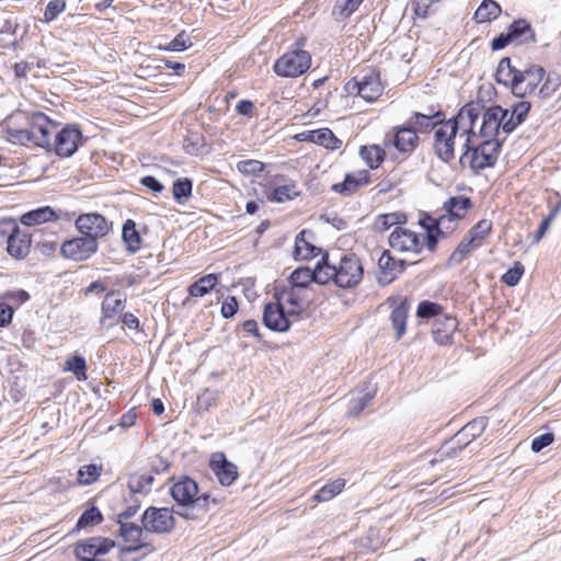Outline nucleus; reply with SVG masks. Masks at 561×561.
Wrapping results in <instances>:
<instances>
[{
  "mask_svg": "<svg viewBox=\"0 0 561 561\" xmlns=\"http://www.w3.org/2000/svg\"><path fill=\"white\" fill-rule=\"evenodd\" d=\"M502 141L499 139L485 138L478 146L471 145L470 136L463 145V152L459 158L460 167L470 168L474 173L495 165L501 152Z\"/></svg>",
  "mask_w": 561,
  "mask_h": 561,
  "instance_id": "obj_1",
  "label": "nucleus"
},
{
  "mask_svg": "<svg viewBox=\"0 0 561 561\" xmlns=\"http://www.w3.org/2000/svg\"><path fill=\"white\" fill-rule=\"evenodd\" d=\"M310 66V53L300 48H295L278 57L273 65V70L282 78H297L306 73Z\"/></svg>",
  "mask_w": 561,
  "mask_h": 561,
  "instance_id": "obj_2",
  "label": "nucleus"
},
{
  "mask_svg": "<svg viewBox=\"0 0 561 561\" xmlns=\"http://www.w3.org/2000/svg\"><path fill=\"white\" fill-rule=\"evenodd\" d=\"M299 321V310L285 309L283 302H267L264 306L262 322L271 331L287 332L293 322Z\"/></svg>",
  "mask_w": 561,
  "mask_h": 561,
  "instance_id": "obj_3",
  "label": "nucleus"
},
{
  "mask_svg": "<svg viewBox=\"0 0 561 561\" xmlns=\"http://www.w3.org/2000/svg\"><path fill=\"white\" fill-rule=\"evenodd\" d=\"M334 284L341 288H353L363 279L364 266L355 253L343 254L335 265Z\"/></svg>",
  "mask_w": 561,
  "mask_h": 561,
  "instance_id": "obj_4",
  "label": "nucleus"
},
{
  "mask_svg": "<svg viewBox=\"0 0 561 561\" xmlns=\"http://www.w3.org/2000/svg\"><path fill=\"white\" fill-rule=\"evenodd\" d=\"M117 524L119 525L118 536L122 537L125 543H127V546L122 548V553L141 551L142 556H148L156 550L151 542L144 540V536L147 534V530L144 528L142 524L138 525L131 522L121 520H117Z\"/></svg>",
  "mask_w": 561,
  "mask_h": 561,
  "instance_id": "obj_5",
  "label": "nucleus"
},
{
  "mask_svg": "<svg viewBox=\"0 0 561 561\" xmlns=\"http://www.w3.org/2000/svg\"><path fill=\"white\" fill-rule=\"evenodd\" d=\"M0 234H7V251L16 259L21 260L28 255L32 236L27 231H22L19 225L10 219L0 225Z\"/></svg>",
  "mask_w": 561,
  "mask_h": 561,
  "instance_id": "obj_6",
  "label": "nucleus"
},
{
  "mask_svg": "<svg viewBox=\"0 0 561 561\" xmlns=\"http://www.w3.org/2000/svg\"><path fill=\"white\" fill-rule=\"evenodd\" d=\"M84 141L85 138L78 124H66L60 130H57L51 149L60 158H70Z\"/></svg>",
  "mask_w": 561,
  "mask_h": 561,
  "instance_id": "obj_7",
  "label": "nucleus"
},
{
  "mask_svg": "<svg viewBox=\"0 0 561 561\" xmlns=\"http://www.w3.org/2000/svg\"><path fill=\"white\" fill-rule=\"evenodd\" d=\"M141 524L147 533L157 535L170 534L175 528L173 508L149 506L141 515Z\"/></svg>",
  "mask_w": 561,
  "mask_h": 561,
  "instance_id": "obj_8",
  "label": "nucleus"
},
{
  "mask_svg": "<svg viewBox=\"0 0 561 561\" xmlns=\"http://www.w3.org/2000/svg\"><path fill=\"white\" fill-rule=\"evenodd\" d=\"M28 125L31 130L34 131L33 144L37 147L51 150L58 123L51 121L45 113L38 111L28 116Z\"/></svg>",
  "mask_w": 561,
  "mask_h": 561,
  "instance_id": "obj_9",
  "label": "nucleus"
},
{
  "mask_svg": "<svg viewBox=\"0 0 561 561\" xmlns=\"http://www.w3.org/2000/svg\"><path fill=\"white\" fill-rule=\"evenodd\" d=\"M98 249L99 241L81 236L64 241L60 245V253L65 259L82 262L95 254Z\"/></svg>",
  "mask_w": 561,
  "mask_h": 561,
  "instance_id": "obj_10",
  "label": "nucleus"
},
{
  "mask_svg": "<svg viewBox=\"0 0 561 561\" xmlns=\"http://www.w3.org/2000/svg\"><path fill=\"white\" fill-rule=\"evenodd\" d=\"M116 541L102 536H93L77 541L73 546L76 558L103 559L113 548Z\"/></svg>",
  "mask_w": 561,
  "mask_h": 561,
  "instance_id": "obj_11",
  "label": "nucleus"
},
{
  "mask_svg": "<svg viewBox=\"0 0 561 561\" xmlns=\"http://www.w3.org/2000/svg\"><path fill=\"white\" fill-rule=\"evenodd\" d=\"M75 225L82 236L94 238L96 241L105 237L112 228V224L99 213L81 214L76 219Z\"/></svg>",
  "mask_w": 561,
  "mask_h": 561,
  "instance_id": "obj_12",
  "label": "nucleus"
},
{
  "mask_svg": "<svg viewBox=\"0 0 561 561\" xmlns=\"http://www.w3.org/2000/svg\"><path fill=\"white\" fill-rule=\"evenodd\" d=\"M389 245L398 252L419 254L423 250L421 234L402 226H397L389 236Z\"/></svg>",
  "mask_w": 561,
  "mask_h": 561,
  "instance_id": "obj_13",
  "label": "nucleus"
},
{
  "mask_svg": "<svg viewBox=\"0 0 561 561\" xmlns=\"http://www.w3.org/2000/svg\"><path fill=\"white\" fill-rule=\"evenodd\" d=\"M510 110L503 108L500 105H492L484 108L482 114V125L480 128V136L482 138L497 139L500 129H503Z\"/></svg>",
  "mask_w": 561,
  "mask_h": 561,
  "instance_id": "obj_14",
  "label": "nucleus"
},
{
  "mask_svg": "<svg viewBox=\"0 0 561 561\" xmlns=\"http://www.w3.org/2000/svg\"><path fill=\"white\" fill-rule=\"evenodd\" d=\"M209 468L222 486H230L239 477L238 467L222 451L210 456Z\"/></svg>",
  "mask_w": 561,
  "mask_h": 561,
  "instance_id": "obj_15",
  "label": "nucleus"
},
{
  "mask_svg": "<svg viewBox=\"0 0 561 561\" xmlns=\"http://www.w3.org/2000/svg\"><path fill=\"white\" fill-rule=\"evenodd\" d=\"M405 266L407 261L394 259L389 250H385L378 260V283L382 286L389 285L404 272Z\"/></svg>",
  "mask_w": 561,
  "mask_h": 561,
  "instance_id": "obj_16",
  "label": "nucleus"
},
{
  "mask_svg": "<svg viewBox=\"0 0 561 561\" xmlns=\"http://www.w3.org/2000/svg\"><path fill=\"white\" fill-rule=\"evenodd\" d=\"M489 424V419L479 416L468 422L453 438V450L463 449L471 442L482 435Z\"/></svg>",
  "mask_w": 561,
  "mask_h": 561,
  "instance_id": "obj_17",
  "label": "nucleus"
},
{
  "mask_svg": "<svg viewBox=\"0 0 561 561\" xmlns=\"http://www.w3.org/2000/svg\"><path fill=\"white\" fill-rule=\"evenodd\" d=\"M445 122V114L442 110L430 111L428 113L413 112L405 122L416 134H430Z\"/></svg>",
  "mask_w": 561,
  "mask_h": 561,
  "instance_id": "obj_18",
  "label": "nucleus"
},
{
  "mask_svg": "<svg viewBox=\"0 0 561 561\" xmlns=\"http://www.w3.org/2000/svg\"><path fill=\"white\" fill-rule=\"evenodd\" d=\"M198 492L197 482L188 476H181L169 490L178 506H190Z\"/></svg>",
  "mask_w": 561,
  "mask_h": 561,
  "instance_id": "obj_19",
  "label": "nucleus"
},
{
  "mask_svg": "<svg viewBox=\"0 0 561 561\" xmlns=\"http://www.w3.org/2000/svg\"><path fill=\"white\" fill-rule=\"evenodd\" d=\"M458 320L454 316L443 314L432 323V335L434 341L443 346L453 344V335L458 328Z\"/></svg>",
  "mask_w": 561,
  "mask_h": 561,
  "instance_id": "obj_20",
  "label": "nucleus"
},
{
  "mask_svg": "<svg viewBox=\"0 0 561 561\" xmlns=\"http://www.w3.org/2000/svg\"><path fill=\"white\" fill-rule=\"evenodd\" d=\"M370 182V173L368 170H358L356 172L346 173L343 182L335 183L331 190L342 196H351L360 187Z\"/></svg>",
  "mask_w": 561,
  "mask_h": 561,
  "instance_id": "obj_21",
  "label": "nucleus"
},
{
  "mask_svg": "<svg viewBox=\"0 0 561 561\" xmlns=\"http://www.w3.org/2000/svg\"><path fill=\"white\" fill-rule=\"evenodd\" d=\"M394 148L401 153H412L420 144L419 135L408 126L402 124L393 127V140Z\"/></svg>",
  "mask_w": 561,
  "mask_h": 561,
  "instance_id": "obj_22",
  "label": "nucleus"
},
{
  "mask_svg": "<svg viewBox=\"0 0 561 561\" xmlns=\"http://www.w3.org/2000/svg\"><path fill=\"white\" fill-rule=\"evenodd\" d=\"M455 138L447 133L446 129L439 127L434 133L433 149L437 158L445 162L450 163L455 158Z\"/></svg>",
  "mask_w": 561,
  "mask_h": 561,
  "instance_id": "obj_23",
  "label": "nucleus"
},
{
  "mask_svg": "<svg viewBox=\"0 0 561 561\" xmlns=\"http://www.w3.org/2000/svg\"><path fill=\"white\" fill-rule=\"evenodd\" d=\"M297 138L301 141L320 145L330 150H336L342 146V140L339 139L330 128L306 130L300 133Z\"/></svg>",
  "mask_w": 561,
  "mask_h": 561,
  "instance_id": "obj_24",
  "label": "nucleus"
},
{
  "mask_svg": "<svg viewBox=\"0 0 561 561\" xmlns=\"http://www.w3.org/2000/svg\"><path fill=\"white\" fill-rule=\"evenodd\" d=\"M314 233L311 230L304 229L295 238V259L310 260L316 257L321 249L313 244Z\"/></svg>",
  "mask_w": 561,
  "mask_h": 561,
  "instance_id": "obj_25",
  "label": "nucleus"
},
{
  "mask_svg": "<svg viewBox=\"0 0 561 561\" xmlns=\"http://www.w3.org/2000/svg\"><path fill=\"white\" fill-rule=\"evenodd\" d=\"M472 207V201L465 195L451 196L444 203L446 214L442 215L446 218V222H456L462 219L468 210Z\"/></svg>",
  "mask_w": 561,
  "mask_h": 561,
  "instance_id": "obj_26",
  "label": "nucleus"
},
{
  "mask_svg": "<svg viewBox=\"0 0 561 561\" xmlns=\"http://www.w3.org/2000/svg\"><path fill=\"white\" fill-rule=\"evenodd\" d=\"M125 307L126 298L122 297V294L118 290L107 293L101 305L102 318L100 323L104 324L105 320L112 319L116 314L122 313Z\"/></svg>",
  "mask_w": 561,
  "mask_h": 561,
  "instance_id": "obj_27",
  "label": "nucleus"
},
{
  "mask_svg": "<svg viewBox=\"0 0 561 561\" xmlns=\"http://www.w3.org/2000/svg\"><path fill=\"white\" fill-rule=\"evenodd\" d=\"M507 34L512 43L528 44L536 42V33L530 23L525 19L513 21L507 27Z\"/></svg>",
  "mask_w": 561,
  "mask_h": 561,
  "instance_id": "obj_28",
  "label": "nucleus"
},
{
  "mask_svg": "<svg viewBox=\"0 0 561 561\" xmlns=\"http://www.w3.org/2000/svg\"><path fill=\"white\" fill-rule=\"evenodd\" d=\"M353 89H356V93L369 102L377 100L382 93L381 83L374 75L364 76L362 80L355 81Z\"/></svg>",
  "mask_w": 561,
  "mask_h": 561,
  "instance_id": "obj_29",
  "label": "nucleus"
},
{
  "mask_svg": "<svg viewBox=\"0 0 561 561\" xmlns=\"http://www.w3.org/2000/svg\"><path fill=\"white\" fill-rule=\"evenodd\" d=\"M59 215L50 206H42L26 211L21 216V224L27 227L37 226L48 221H56Z\"/></svg>",
  "mask_w": 561,
  "mask_h": 561,
  "instance_id": "obj_30",
  "label": "nucleus"
},
{
  "mask_svg": "<svg viewBox=\"0 0 561 561\" xmlns=\"http://www.w3.org/2000/svg\"><path fill=\"white\" fill-rule=\"evenodd\" d=\"M531 108V104L528 101H518L512 105L511 116L507 118L503 126L505 134H512L519 125H522Z\"/></svg>",
  "mask_w": 561,
  "mask_h": 561,
  "instance_id": "obj_31",
  "label": "nucleus"
},
{
  "mask_svg": "<svg viewBox=\"0 0 561 561\" xmlns=\"http://www.w3.org/2000/svg\"><path fill=\"white\" fill-rule=\"evenodd\" d=\"M482 110H484V103L482 100H479L477 102L471 101V102L465 104L459 110L458 117H461L463 121L468 119V127L465 130V133L467 134V137L470 136V138H471V137L476 136L473 126H474L476 122L478 121Z\"/></svg>",
  "mask_w": 561,
  "mask_h": 561,
  "instance_id": "obj_32",
  "label": "nucleus"
},
{
  "mask_svg": "<svg viewBox=\"0 0 561 561\" xmlns=\"http://www.w3.org/2000/svg\"><path fill=\"white\" fill-rule=\"evenodd\" d=\"M154 477L151 473H131L127 479V489L129 493H138L142 496L150 493Z\"/></svg>",
  "mask_w": 561,
  "mask_h": 561,
  "instance_id": "obj_33",
  "label": "nucleus"
},
{
  "mask_svg": "<svg viewBox=\"0 0 561 561\" xmlns=\"http://www.w3.org/2000/svg\"><path fill=\"white\" fill-rule=\"evenodd\" d=\"M410 310V302L404 298L390 314V320L393 329L396 330V339L400 340L405 333L408 313Z\"/></svg>",
  "mask_w": 561,
  "mask_h": 561,
  "instance_id": "obj_34",
  "label": "nucleus"
},
{
  "mask_svg": "<svg viewBox=\"0 0 561 561\" xmlns=\"http://www.w3.org/2000/svg\"><path fill=\"white\" fill-rule=\"evenodd\" d=\"M218 282L219 276L210 273L192 283L188 286L187 291L191 297H204L215 288Z\"/></svg>",
  "mask_w": 561,
  "mask_h": 561,
  "instance_id": "obj_35",
  "label": "nucleus"
},
{
  "mask_svg": "<svg viewBox=\"0 0 561 561\" xmlns=\"http://www.w3.org/2000/svg\"><path fill=\"white\" fill-rule=\"evenodd\" d=\"M301 290L302 289L290 285L288 288H284L282 291L275 293L274 295L277 302H285L291 307L290 309L299 310V320H301V312L304 310V298L300 294Z\"/></svg>",
  "mask_w": 561,
  "mask_h": 561,
  "instance_id": "obj_36",
  "label": "nucleus"
},
{
  "mask_svg": "<svg viewBox=\"0 0 561 561\" xmlns=\"http://www.w3.org/2000/svg\"><path fill=\"white\" fill-rule=\"evenodd\" d=\"M122 239L126 244V249L130 253H136L141 245V237L136 229V222L127 219L122 229Z\"/></svg>",
  "mask_w": 561,
  "mask_h": 561,
  "instance_id": "obj_37",
  "label": "nucleus"
},
{
  "mask_svg": "<svg viewBox=\"0 0 561 561\" xmlns=\"http://www.w3.org/2000/svg\"><path fill=\"white\" fill-rule=\"evenodd\" d=\"M502 12L501 5L494 0H483L474 12L473 20L477 23H485L495 20Z\"/></svg>",
  "mask_w": 561,
  "mask_h": 561,
  "instance_id": "obj_38",
  "label": "nucleus"
},
{
  "mask_svg": "<svg viewBox=\"0 0 561 561\" xmlns=\"http://www.w3.org/2000/svg\"><path fill=\"white\" fill-rule=\"evenodd\" d=\"M313 272V280L317 284L325 285L330 280L334 282L335 264L330 263L329 254L325 253L321 260L317 263Z\"/></svg>",
  "mask_w": 561,
  "mask_h": 561,
  "instance_id": "obj_39",
  "label": "nucleus"
},
{
  "mask_svg": "<svg viewBox=\"0 0 561 561\" xmlns=\"http://www.w3.org/2000/svg\"><path fill=\"white\" fill-rule=\"evenodd\" d=\"M360 158L370 169H377L386 158V151L378 145L362 146L359 149Z\"/></svg>",
  "mask_w": 561,
  "mask_h": 561,
  "instance_id": "obj_40",
  "label": "nucleus"
},
{
  "mask_svg": "<svg viewBox=\"0 0 561 561\" xmlns=\"http://www.w3.org/2000/svg\"><path fill=\"white\" fill-rule=\"evenodd\" d=\"M103 522V515L96 506H91L83 511L77 520L76 528L72 531L87 529Z\"/></svg>",
  "mask_w": 561,
  "mask_h": 561,
  "instance_id": "obj_41",
  "label": "nucleus"
},
{
  "mask_svg": "<svg viewBox=\"0 0 561 561\" xmlns=\"http://www.w3.org/2000/svg\"><path fill=\"white\" fill-rule=\"evenodd\" d=\"M193 191V181L190 178H179L173 182V198L179 204H184L191 196Z\"/></svg>",
  "mask_w": 561,
  "mask_h": 561,
  "instance_id": "obj_42",
  "label": "nucleus"
},
{
  "mask_svg": "<svg viewBox=\"0 0 561 561\" xmlns=\"http://www.w3.org/2000/svg\"><path fill=\"white\" fill-rule=\"evenodd\" d=\"M407 216L403 213H390V214H383L379 215L375 220V228L376 230L383 232L388 229H390L392 226H401L405 224Z\"/></svg>",
  "mask_w": 561,
  "mask_h": 561,
  "instance_id": "obj_43",
  "label": "nucleus"
},
{
  "mask_svg": "<svg viewBox=\"0 0 561 561\" xmlns=\"http://www.w3.org/2000/svg\"><path fill=\"white\" fill-rule=\"evenodd\" d=\"M345 486L344 479H336L324 484L313 496L317 502H327L337 495Z\"/></svg>",
  "mask_w": 561,
  "mask_h": 561,
  "instance_id": "obj_44",
  "label": "nucleus"
},
{
  "mask_svg": "<svg viewBox=\"0 0 561 561\" xmlns=\"http://www.w3.org/2000/svg\"><path fill=\"white\" fill-rule=\"evenodd\" d=\"M288 282L296 288L305 289L310 283H314L313 272L309 267H298L290 274Z\"/></svg>",
  "mask_w": 561,
  "mask_h": 561,
  "instance_id": "obj_45",
  "label": "nucleus"
},
{
  "mask_svg": "<svg viewBox=\"0 0 561 561\" xmlns=\"http://www.w3.org/2000/svg\"><path fill=\"white\" fill-rule=\"evenodd\" d=\"M300 193L296 191V186L294 184H287L275 187L270 194H267V199L273 203H284L287 201H293Z\"/></svg>",
  "mask_w": 561,
  "mask_h": 561,
  "instance_id": "obj_46",
  "label": "nucleus"
},
{
  "mask_svg": "<svg viewBox=\"0 0 561 561\" xmlns=\"http://www.w3.org/2000/svg\"><path fill=\"white\" fill-rule=\"evenodd\" d=\"M64 370L71 371L76 378L80 381L87 380V362L81 355H73L69 357L66 363Z\"/></svg>",
  "mask_w": 561,
  "mask_h": 561,
  "instance_id": "obj_47",
  "label": "nucleus"
},
{
  "mask_svg": "<svg viewBox=\"0 0 561 561\" xmlns=\"http://www.w3.org/2000/svg\"><path fill=\"white\" fill-rule=\"evenodd\" d=\"M444 308L438 304L431 300H422L416 309V317L420 319H437L443 316Z\"/></svg>",
  "mask_w": 561,
  "mask_h": 561,
  "instance_id": "obj_48",
  "label": "nucleus"
},
{
  "mask_svg": "<svg viewBox=\"0 0 561 561\" xmlns=\"http://www.w3.org/2000/svg\"><path fill=\"white\" fill-rule=\"evenodd\" d=\"M492 231V221L489 219L479 220L467 233L471 241L476 242L478 247Z\"/></svg>",
  "mask_w": 561,
  "mask_h": 561,
  "instance_id": "obj_49",
  "label": "nucleus"
},
{
  "mask_svg": "<svg viewBox=\"0 0 561 561\" xmlns=\"http://www.w3.org/2000/svg\"><path fill=\"white\" fill-rule=\"evenodd\" d=\"M219 504V499L213 497L209 492H205L199 495H195L193 503L190 506L196 508V511L201 515L208 513L211 506H218Z\"/></svg>",
  "mask_w": 561,
  "mask_h": 561,
  "instance_id": "obj_50",
  "label": "nucleus"
},
{
  "mask_svg": "<svg viewBox=\"0 0 561 561\" xmlns=\"http://www.w3.org/2000/svg\"><path fill=\"white\" fill-rule=\"evenodd\" d=\"M546 70L541 66H534L526 69V90L531 94L545 79Z\"/></svg>",
  "mask_w": 561,
  "mask_h": 561,
  "instance_id": "obj_51",
  "label": "nucleus"
},
{
  "mask_svg": "<svg viewBox=\"0 0 561 561\" xmlns=\"http://www.w3.org/2000/svg\"><path fill=\"white\" fill-rule=\"evenodd\" d=\"M193 45L191 37L185 31L180 32L168 45H159L160 50L183 51Z\"/></svg>",
  "mask_w": 561,
  "mask_h": 561,
  "instance_id": "obj_52",
  "label": "nucleus"
},
{
  "mask_svg": "<svg viewBox=\"0 0 561 561\" xmlns=\"http://www.w3.org/2000/svg\"><path fill=\"white\" fill-rule=\"evenodd\" d=\"M101 468L94 463L82 466L78 470V481L80 484L90 485L100 477Z\"/></svg>",
  "mask_w": 561,
  "mask_h": 561,
  "instance_id": "obj_53",
  "label": "nucleus"
},
{
  "mask_svg": "<svg viewBox=\"0 0 561 561\" xmlns=\"http://www.w3.org/2000/svg\"><path fill=\"white\" fill-rule=\"evenodd\" d=\"M204 138L197 134H191L183 141V149L191 156H198L204 152Z\"/></svg>",
  "mask_w": 561,
  "mask_h": 561,
  "instance_id": "obj_54",
  "label": "nucleus"
},
{
  "mask_svg": "<svg viewBox=\"0 0 561 561\" xmlns=\"http://www.w3.org/2000/svg\"><path fill=\"white\" fill-rule=\"evenodd\" d=\"M8 139L13 144L19 145H27L33 142L34 140V131L30 128L18 129V128H8L7 130Z\"/></svg>",
  "mask_w": 561,
  "mask_h": 561,
  "instance_id": "obj_55",
  "label": "nucleus"
},
{
  "mask_svg": "<svg viewBox=\"0 0 561 561\" xmlns=\"http://www.w3.org/2000/svg\"><path fill=\"white\" fill-rule=\"evenodd\" d=\"M446 218L442 215L437 218L432 217L427 213H422L419 219V225L425 230V232L436 231L444 229Z\"/></svg>",
  "mask_w": 561,
  "mask_h": 561,
  "instance_id": "obj_56",
  "label": "nucleus"
},
{
  "mask_svg": "<svg viewBox=\"0 0 561 561\" xmlns=\"http://www.w3.org/2000/svg\"><path fill=\"white\" fill-rule=\"evenodd\" d=\"M524 272V265L516 261L514 265L502 275L501 280L510 287L516 286L519 283Z\"/></svg>",
  "mask_w": 561,
  "mask_h": 561,
  "instance_id": "obj_57",
  "label": "nucleus"
},
{
  "mask_svg": "<svg viewBox=\"0 0 561 561\" xmlns=\"http://www.w3.org/2000/svg\"><path fill=\"white\" fill-rule=\"evenodd\" d=\"M265 164L259 160L249 159L237 163V170L247 176L259 175L264 171Z\"/></svg>",
  "mask_w": 561,
  "mask_h": 561,
  "instance_id": "obj_58",
  "label": "nucleus"
},
{
  "mask_svg": "<svg viewBox=\"0 0 561 561\" xmlns=\"http://www.w3.org/2000/svg\"><path fill=\"white\" fill-rule=\"evenodd\" d=\"M472 248H478L477 243L471 241L468 236L463 237L456 250L451 253L449 261L456 264L460 263L462 259L470 253Z\"/></svg>",
  "mask_w": 561,
  "mask_h": 561,
  "instance_id": "obj_59",
  "label": "nucleus"
},
{
  "mask_svg": "<svg viewBox=\"0 0 561 561\" xmlns=\"http://www.w3.org/2000/svg\"><path fill=\"white\" fill-rule=\"evenodd\" d=\"M66 9L65 0H51L47 3L44 11V21L49 23L54 21Z\"/></svg>",
  "mask_w": 561,
  "mask_h": 561,
  "instance_id": "obj_60",
  "label": "nucleus"
},
{
  "mask_svg": "<svg viewBox=\"0 0 561 561\" xmlns=\"http://www.w3.org/2000/svg\"><path fill=\"white\" fill-rule=\"evenodd\" d=\"M373 399V394L365 393L362 397L353 398L350 402L348 414L352 416H358L369 404Z\"/></svg>",
  "mask_w": 561,
  "mask_h": 561,
  "instance_id": "obj_61",
  "label": "nucleus"
},
{
  "mask_svg": "<svg viewBox=\"0 0 561 561\" xmlns=\"http://www.w3.org/2000/svg\"><path fill=\"white\" fill-rule=\"evenodd\" d=\"M516 68L512 66L511 64V58L510 57H504L500 60L499 62V66H497V69H496V72H495V81L497 83L500 82H505L506 81V77H511L512 72L515 70Z\"/></svg>",
  "mask_w": 561,
  "mask_h": 561,
  "instance_id": "obj_62",
  "label": "nucleus"
},
{
  "mask_svg": "<svg viewBox=\"0 0 561 561\" xmlns=\"http://www.w3.org/2000/svg\"><path fill=\"white\" fill-rule=\"evenodd\" d=\"M560 80L558 77H552L551 75H548L545 79V82L539 89V96L541 99H548L550 98L559 88Z\"/></svg>",
  "mask_w": 561,
  "mask_h": 561,
  "instance_id": "obj_63",
  "label": "nucleus"
},
{
  "mask_svg": "<svg viewBox=\"0 0 561 561\" xmlns=\"http://www.w3.org/2000/svg\"><path fill=\"white\" fill-rule=\"evenodd\" d=\"M238 309L239 304L237 298L234 296H228L221 305L220 313L222 318L231 319L238 312Z\"/></svg>",
  "mask_w": 561,
  "mask_h": 561,
  "instance_id": "obj_64",
  "label": "nucleus"
}]
</instances>
